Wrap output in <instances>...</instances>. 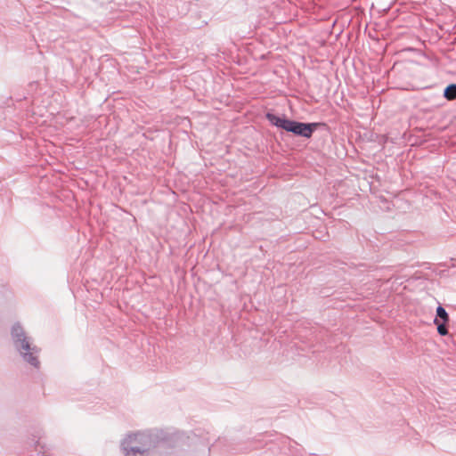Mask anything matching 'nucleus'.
<instances>
[{
	"label": "nucleus",
	"instance_id": "f03ea898",
	"mask_svg": "<svg viewBox=\"0 0 456 456\" xmlns=\"http://www.w3.org/2000/svg\"><path fill=\"white\" fill-rule=\"evenodd\" d=\"M12 336L14 345L21 354L23 359L32 366L37 368L39 366V361L36 354L38 353V349L36 346H31L20 325H14L12 327Z\"/></svg>",
	"mask_w": 456,
	"mask_h": 456
},
{
	"label": "nucleus",
	"instance_id": "423d86ee",
	"mask_svg": "<svg viewBox=\"0 0 456 456\" xmlns=\"http://www.w3.org/2000/svg\"><path fill=\"white\" fill-rule=\"evenodd\" d=\"M436 316L442 320L443 322H449V315L445 309L439 305L436 308Z\"/></svg>",
	"mask_w": 456,
	"mask_h": 456
},
{
	"label": "nucleus",
	"instance_id": "7ed1b4c3",
	"mask_svg": "<svg viewBox=\"0 0 456 456\" xmlns=\"http://www.w3.org/2000/svg\"><path fill=\"white\" fill-rule=\"evenodd\" d=\"M151 445V437L143 433L129 435L122 443L126 456H143Z\"/></svg>",
	"mask_w": 456,
	"mask_h": 456
},
{
	"label": "nucleus",
	"instance_id": "39448f33",
	"mask_svg": "<svg viewBox=\"0 0 456 456\" xmlns=\"http://www.w3.org/2000/svg\"><path fill=\"white\" fill-rule=\"evenodd\" d=\"M434 322L435 324H436L437 326V332L441 335V336H445L448 334V330L446 328V323L447 322H441L437 318H436L434 320Z\"/></svg>",
	"mask_w": 456,
	"mask_h": 456
},
{
	"label": "nucleus",
	"instance_id": "f257e3e1",
	"mask_svg": "<svg viewBox=\"0 0 456 456\" xmlns=\"http://www.w3.org/2000/svg\"><path fill=\"white\" fill-rule=\"evenodd\" d=\"M266 118L273 126L305 138L311 137L316 126V124L297 122L271 113H267Z\"/></svg>",
	"mask_w": 456,
	"mask_h": 456
},
{
	"label": "nucleus",
	"instance_id": "20e7f679",
	"mask_svg": "<svg viewBox=\"0 0 456 456\" xmlns=\"http://www.w3.org/2000/svg\"><path fill=\"white\" fill-rule=\"evenodd\" d=\"M444 95L448 100H454L456 98V85L448 86L444 90Z\"/></svg>",
	"mask_w": 456,
	"mask_h": 456
}]
</instances>
